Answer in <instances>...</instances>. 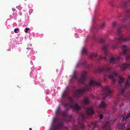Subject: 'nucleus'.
Here are the masks:
<instances>
[{"label": "nucleus", "instance_id": "obj_6", "mask_svg": "<svg viewBox=\"0 0 130 130\" xmlns=\"http://www.w3.org/2000/svg\"><path fill=\"white\" fill-rule=\"evenodd\" d=\"M128 79H127L125 83V87H123L120 92V94L123 95L124 96H125L124 93L125 89L126 88L128 89L130 87V80H129L130 79V76H128Z\"/></svg>", "mask_w": 130, "mask_h": 130}, {"label": "nucleus", "instance_id": "obj_29", "mask_svg": "<svg viewBox=\"0 0 130 130\" xmlns=\"http://www.w3.org/2000/svg\"><path fill=\"white\" fill-rule=\"evenodd\" d=\"M64 107H67V108H66V110L65 111H66V112H67L69 108H71L70 107V106L69 105H68L66 107L64 106Z\"/></svg>", "mask_w": 130, "mask_h": 130}, {"label": "nucleus", "instance_id": "obj_47", "mask_svg": "<svg viewBox=\"0 0 130 130\" xmlns=\"http://www.w3.org/2000/svg\"><path fill=\"white\" fill-rule=\"evenodd\" d=\"M129 0V2H130V0Z\"/></svg>", "mask_w": 130, "mask_h": 130}, {"label": "nucleus", "instance_id": "obj_37", "mask_svg": "<svg viewBox=\"0 0 130 130\" xmlns=\"http://www.w3.org/2000/svg\"><path fill=\"white\" fill-rule=\"evenodd\" d=\"M118 17H120L122 15V14L121 13H119L118 15Z\"/></svg>", "mask_w": 130, "mask_h": 130}, {"label": "nucleus", "instance_id": "obj_15", "mask_svg": "<svg viewBox=\"0 0 130 130\" xmlns=\"http://www.w3.org/2000/svg\"><path fill=\"white\" fill-rule=\"evenodd\" d=\"M124 115L122 116L123 118L122 121L124 120L125 121H128V118L130 117V113H128L125 117H124Z\"/></svg>", "mask_w": 130, "mask_h": 130}, {"label": "nucleus", "instance_id": "obj_1", "mask_svg": "<svg viewBox=\"0 0 130 130\" xmlns=\"http://www.w3.org/2000/svg\"><path fill=\"white\" fill-rule=\"evenodd\" d=\"M122 27H119L116 32V34L119 37V38H117L114 39L112 40L109 41L110 45L109 43V44H107V45H105L102 47V50H104L105 54L106 56L104 57H100L97 60L98 61L103 59H104L105 60H107L108 53L107 50L109 48H112L113 49H114L118 46L119 43L120 42L130 40V36L125 38L124 37L121 30Z\"/></svg>", "mask_w": 130, "mask_h": 130}, {"label": "nucleus", "instance_id": "obj_24", "mask_svg": "<svg viewBox=\"0 0 130 130\" xmlns=\"http://www.w3.org/2000/svg\"><path fill=\"white\" fill-rule=\"evenodd\" d=\"M82 119L83 120H86L87 118V116L86 115H84L82 114L81 115Z\"/></svg>", "mask_w": 130, "mask_h": 130}, {"label": "nucleus", "instance_id": "obj_11", "mask_svg": "<svg viewBox=\"0 0 130 130\" xmlns=\"http://www.w3.org/2000/svg\"><path fill=\"white\" fill-rule=\"evenodd\" d=\"M127 14L123 19L124 21L127 20L129 18H130V10L127 9L126 10Z\"/></svg>", "mask_w": 130, "mask_h": 130}, {"label": "nucleus", "instance_id": "obj_31", "mask_svg": "<svg viewBox=\"0 0 130 130\" xmlns=\"http://www.w3.org/2000/svg\"><path fill=\"white\" fill-rule=\"evenodd\" d=\"M105 40L104 39H100V43H101V42L102 43H104L105 42Z\"/></svg>", "mask_w": 130, "mask_h": 130}, {"label": "nucleus", "instance_id": "obj_2", "mask_svg": "<svg viewBox=\"0 0 130 130\" xmlns=\"http://www.w3.org/2000/svg\"><path fill=\"white\" fill-rule=\"evenodd\" d=\"M101 81L99 80L97 82L96 80H91L88 85H86L85 86H83L79 89H75L74 93V95L75 97L78 98L81 95H83L86 91L88 90L91 91V87L93 85L96 86L101 87Z\"/></svg>", "mask_w": 130, "mask_h": 130}, {"label": "nucleus", "instance_id": "obj_4", "mask_svg": "<svg viewBox=\"0 0 130 130\" xmlns=\"http://www.w3.org/2000/svg\"><path fill=\"white\" fill-rule=\"evenodd\" d=\"M121 48L123 51L122 53L120 54H119V56H117L115 57L112 56L110 57L109 60L110 63H116L118 60L120 59L121 56L122 55L124 56L127 60L130 61V53L129 54L127 55V52L129 50L127 46L126 45H123L121 46Z\"/></svg>", "mask_w": 130, "mask_h": 130}, {"label": "nucleus", "instance_id": "obj_23", "mask_svg": "<svg viewBox=\"0 0 130 130\" xmlns=\"http://www.w3.org/2000/svg\"><path fill=\"white\" fill-rule=\"evenodd\" d=\"M61 115L63 117H65L67 116V112L66 111H64L61 112Z\"/></svg>", "mask_w": 130, "mask_h": 130}, {"label": "nucleus", "instance_id": "obj_18", "mask_svg": "<svg viewBox=\"0 0 130 130\" xmlns=\"http://www.w3.org/2000/svg\"><path fill=\"white\" fill-rule=\"evenodd\" d=\"M127 6V2H122L120 6H117L121 7L122 8H125Z\"/></svg>", "mask_w": 130, "mask_h": 130}, {"label": "nucleus", "instance_id": "obj_22", "mask_svg": "<svg viewBox=\"0 0 130 130\" xmlns=\"http://www.w3.org/2000/svg\"><path fill=\"white\" fill-rule=\"evenodd\" d=\"M77 79V76L75 75V74H74L72 78L70 80V82H71L72 81V80L73 79H74L75 80H76Z\"/></svg>", "mask_w": 130, "mask_h": 130}, {"label": "nucleus", "instance_id": "obj_33", "mask_svg": "<svg viewBox=\"0 0 130 130\" xmlns=\"http://www.w3.org/2000/svg\"><path fill=\"white\" fill-rule=\"evenodd\" d=\"M29 29V28H25L24 30L25 33H27Z\"/></svg>", "mask_w": 130, "mask_h": 130}, {"label": "nucleus", "instance_id": "obj_41", "mask_svg": "<svg viewBox=\"0 0 130 130\" xmlns=\"http://www.w3.org/2000/svg\"><path fill=\"white\" fill-rule=\"evenodd\" d=\"M84 125H82V129H83V128H84Z\"/></svg>", "mask_w": 130, "mask_h": 130}, {"label": "nucleus", "instance_id": "obj_39", "mask_svg": "<svg viewBox=\"0 0 130 130\" xmlns=\"http://www.w3.org/2000/svg\"><path fill=\"white\" fill-rule=\"evenodd\" d=\"M68 88H69V87L67 86L66 87V90H67L68 91H69V90L68 89Z\"/></svg>", "mask_w": 130, "mask_h": 130}, {"label": "nucleus", "instance_id": "obj_9", "mask_svg": "<svg viewBox=\"0 0 130 130\" xmlns=\"http://www.w3.org/2000/svg\"><path fill=\"white\" fill-rule=\"evenodd\" d=\"M130 68V64L125 63L123 64L121 67L122 71H123L127 69Z\"/></svg>", "mask_w": 130, "mask_h": 130}, {"label": "nucleus", "instance_id": "obj_8", "mask_svg": "<svg viewBox=\"0 0 130 130\" xmlns=\"http://www.w3.org/2000/svg\"><path fill=\"white\" fill-rule=\"evenodd\" d=\"M86 75V73L85 71H83L81 78L78 79V83L83 84L84 83L85 80Z\"/></svg>", "mask_w": 130, "mask_h": 130}, {"label": "nucleus", "instance_id": "obj_7", "mask_svg": "<svg viewBox=\"0 0 130 130\" xmlns=\"http://www.w3.org/2000/svg\"><path fill=\"white\" fill-rule=\"evenodd\" d=\"M69 105L70 108H72L74 111H78L81 109V108L77 103L75 104L74 106H73L71 103H67L64 104V106L66 107Z\"/></svg>", "mask_w": 130, "mask_h": 130}, {"label": "nucleus", "instance_id": "obj_34", "mask_svg": "<svg viewBox=\"0 0 130 130\" xmlns=\"http://www.w3.org/2000/svg\"><path fill=\"white\" fill-rule=\"evenodd\" d=\"M57 120L58 119H57L56 118H54L53 121V123H54L55 122L57 121Z\"/></svg>", "mask_w": 130, "mask_h": 130}, {"label": "nucleus", "instance_id": "obj_48", "mask_svg": "<svg viewBox=\"0 0 130 130\" xmlns=\"http://www.w3.org/2000/svg\"><path fill=\"white\" fill-rule=\"evenodd\" d=\"M75 130H77V129H75Z\"/></svg>", "mask_w": 130, "mask_h": 130}, {"label": "nucleus", "instance_id": "obj_45", "mask_svg": "<svg viewBox=\"0 0 130 130\" xmlns=\"http://www.w3.org/2000/svg\"><path fill=\"white\" fill-rule=\"evenodd\" d=\"M27 49H29V47H27Z\"/></svg>", "mask_w": 130, "mask_h": 130}, {"label": "nucleus", "instance_id": "obj_30", "mask_svg": "<svg viewBox=\"0 0 130 130\" xmlns=\"http://www.w3.org/2000/svg\"><path fill=\"white\" fill-rule=\"evenodd\" d=\"M82 52L83 53H86V50L85 48H83L82 50Z\"/></svg>", "mask_w": 130, "mask_h": 130}, {"label": "nucleus", "instance_id": "obj_32", "mask_svg": "<svg viewBox=\"0 0 130 130\" xmlns=\"http://www.w3.org/2000/svg\"><path fill=\"white\" fill-rule=\"evenodd\" d=\"M99 117L100 119H102L103 117V116L102 114H100L99 115Z\"/></svg>", "mask_w": 130, "mask_h": 130}, {"label": "nucleus", "instance_id": "obj_12", "mask_svg": "<svg viewBox=\"0 0 130 130\" xmlns=\"http://www.w3.org/2000/svg\"><path fill=\"white\" fill-rule=\"evenodd\" d=\"M86 112L87 113L88 115H93L94 113V111L91 107L88 108L86 110Z\"/></svg>", "mask_w": 130, "mask_h": 130}, {"label": "nucleus", "instance_id": "obj_17", "mask_svg": "<svg viewBox=\"0 0 130 130\" xmlns=\"http://www.w3.org/2000/svg\"><path fill=\"white\" fill-rule=\"evenodd\" d=\"M88 126H90L91 127V129L92 130H93L94 129L95 127L96 126V123H91V124L90 125H88Z\"/></svg>", "mask_w": 130, "mask_h": 130}, {"label": "nucleus", "instance_id": "obj_21", "mask_svg": "<svg viewBox=\"0 0 130 130\" xmlns=\"http://www.w3.org/2000/svg\"><path fill=\"white\" fill-rule=\"evenodd\" d=\"M105 22H103L102 24L99 26V27L100 29H103L105 27Z\"/></svg>", "mask_w": 130, "mask_h": 130}, {"label": "nucleus", "instance_id": "obj_19", "mask_svg": "<svg viewBox=\"0 0 130 130\" xmlns=\"http://www.w3.org/2000/svg\"><path fill=\"white\" fill-rule=\"evenodd\" d=\"M103 130H111L110 128L109 125H107V123L106 124L103 126Z\"/></svg>", "mask_w": 130, "mask_h": 130}, {"label": "nucleus", "instance_id": "obj_28", "mask_svg": "<svg viewBox=\"0 0 130 130\" xmlns=\"http://www.w3.org/2000/svg\"><path fill=\"white\" fill-rule=\"evenodd\" d=\"M67 96V95L66 93H63L62 94V97L63 98H66Z\"/></svg>", "mask_w": 130, "mask_h": 130}, {"label": "nucleus", "instance_id": "obj_36", "mask_svg": "<svg viewBox=\"0 0 130 130\" xmlns=\"http://www.w3.org/2000/svg\"><path fill=\"white\" fill-rule=\"evenodd\" d=\"M116 24V22H112V25L113 26H115Z\"/></svg>", "mask_w": 130, "mask_h": 130}, {"label": "nucleus", "instance_id": "obj_13", "mask_svg": "<svg viewBox=\"0 0 130 130\" xmlns=\"http://www.w3.org/2000/svg\"><path fill=\"white\" fill-rule=\"evenodd\" d=\"M107 106V105L104 102H102L99 105V108H102L105 109L106 108Z\"/></svg>", "mask_w": 130, "mask_h": 130}, {"label": "nucleus", "instance_id": "obj_44", "mask_svg": "<svg viewBox=\"0 0 130 130\" xmlns=\"http://www.w3.org/2000/svg\"><path fill=\"white\" fill-rule=\"evenodd\" d=\"M29 129L30 130H31V128H30Z\"/></svg>", "mask_w": 130, "mask_h": 130}, {"label": "nucleus", "instance_id": "obj_35", "mask_svg": "<svg viewBox=\"0 0 130 130\" xmlns=\"http://www.w3.org/2000/svg\"><path fill=\"white\" fill-rule=\"evenodd\" d=\"M19 30V29L18 28H15L14 29V32L16 33H17L18 32L17 31L18 30Z\"/></svg>", "mask_w": 130, "mask_h": 130}, {"label": "nucleus", "instance_id": "obj_5", "mask_svg": "<svg viewBox=\"0 0 130 130\" xmlns=\"http://www.w3.org/2000/svg\"><path fill=\"white\" fill-rule=\"evenodd\" d=\"M102 93L103 99H105L107 96L110 95L112 93V91L108 87L103 88Z\"/></svg>", "mask_w": 130, "mask_h": 130}, {"label": "nucleus", "instance_id": "obj_38", "mask_svg": "<svg viewBox=\"0 0 130 130\" xmlns=\"http://www.w3.org/2000/svg\"><path fill=\"white\" fill-rule=\"evenodd\" d=\"M124 127V126H122L121 127H120V129H123V128Z\"/></svg>", "mask_w": 130, "mask_h": 130}, {"label": "nucleus", "instance_id": "obj_42", "mask_svg": "<svg viewBox=\"0 0 130 130\" xmlns=\"http://www.w3.org/2000/svg\"><path fill=\"white\" fill-rule=\"evenodd\" d=\"M70 118H71L72 117V116H71V115H70Z\"/></svg>", "mask_w": 130, "mask_h": 130}, {"label": "nucleus", "instance_id": "obj_14", "mask_svg": "<svg viewBox=\"0 0 130 130\" xmlns=\"http://www.w3.org/2000/svg\"><path fill=\"white\" fill-rule=\"evenodd\" d=\"M90 103V100L89 99L87 98H84L82 102L83 104L85 105L89 104Z\"/></svg>", "mask_w": 130, "mask_h": 130}, {"label": "nucleus", "instance_id": "obj_46", "mask_svg": "<svg viewBox=\"0 0 130 130\" xmlns=\"http://www.w3.org/2000/svg\"><path fill=\"white\" fill-rule=\"evenodd\" d=\"M102 112L103 113H104V112Z\"/></svg>", "mask_w": 130, "mask_h": 130}, {"label": "nucleus", "instance_id": "obj_20", "mask_svg": "<svg viewBox=\"0 0 130 130\" xmlns=\"http://www.w3.org/2000/svg\"><path fill=\"white\" fill-rule=\"evenodd\" d=\"M97 56V54L96 53H92L90 55V57L91 58L90 59H91L92 58L96 57Z\"/></svg>", "mask_w": 130, "mask_h": 130}, {"label": "nucleus", "instance_id": "obj_16", "mask_svg": "<svg viewBox=\"0 0 130 130\" xmlns=\"http://www.w3.org/2000/svg\"><path fill=\"white\" fill-rule=\"evenodd\" d=\"M125 78L124 77H120L119 78V80H118V83L120 85L122 84L124 82Z\"/></svg>", "mask_w": 130, "mask_h": 130}, {"label": "nucleus", "instance_id": "obj_25", "mask_svg": "<svg viewBox=\"0 0 130 130\" xmlns=\"http://www.w3.org/2000/svg\"><path fill=\"white\" fill-rule=\"evenodd\" d=\"M68 98L69 101L70 102L69 103H71L72 104V103L74 102V101L72 98L69 96H68Z\"/></svg>", "mask_w": 130, "mask_h": 130}, {"label": "nucleus", "instance_id": "obj_10", "mask_svg": "<svg viewBox=\"0 0 130 130\" xmlns=\"http://www.w3.org/2000/svg\"><path fill=\"white\" fill-rule=\"evenodd\" d=\"M61 125V123H59L56 125H52L51 126L50 130H56L59 129Z\"/></svg>", "mask_w": 130, "mask_h": 130}, {"label": "nucleus", "instance_id": "obj_27", "mask_svg": "<svg viewBox=\"0 0 130 130\" xmlns=\"http://www.w3.org/2000/svg\"><path fill=\"white\" fill-rule=\"evenodd\" d=\"M60 108H58L56 112V115H58L59 114L60 112Z\"/></svg>", "mask_w": 130, "mask_h": 130}, {"label": "nucleus", "instance_id": "obj_3", "mask_svg": "<svg viewBox=\"0 0 130 130\" xmlns=\"http://www.w3.org/2000/svg\"><path fill=\"white\" fill-rule=\"evenodd\" d=\"M114 69L112 68L107 66V67H103L102 68H98L97 70V71H98L100 73H103L104 76H106L107 75L108 77L112 80L113 83L115 82L116 80L115 77L117 76V74L114 71Z\"/></svg>", "mask_w": 130, "mask_h": 130}, {"label": "nucleus", "instance_id": "obj_43", "mask_svg": "<svg viewBox=\"0 0 130 130\" xmlns=\"http://www.w3.org/2000/svg\"><path fill=\"white\" fill-rule=\"evenodd\" d=\"M126 130H130V128L127 129Z\"/></svg>", "mask_w": 130, "mask_h": 130}, {"label": "nucleus", "instance_id": "obj_40", "mask_svg": "<svg viewBox=\"0 0 130 130\" xmlns=\"http://www.w3.org/2000/svg\"><path fill=\"white\" fill-rule=\"evenodd\" d=\"M12 9L13 11H14L15 10V9L14 8H12Z\"/></svg>", "mask_w": 130, "mask_h": 130}, {"label": "nucleus", "instance_id": "obj_26", "mask_svg": "<svg viewBox=\"0 0 130 130\" xmlns=\"http://www.w3.org/2000/svg\"><path fill=\"white\" fill-rule=\"evenodd\" d=\"M109 3L113 7L114 6L115 3L113 0L111 1H110L109 2Z\"/></svg>", "mask_w": 130, "mask_h": 130}]
</instances>
